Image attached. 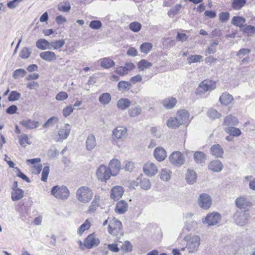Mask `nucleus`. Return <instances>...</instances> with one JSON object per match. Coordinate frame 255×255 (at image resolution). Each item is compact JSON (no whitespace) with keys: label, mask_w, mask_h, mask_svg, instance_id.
Masks as SVG:
<instances>
[{"label":"nucleus","mask_w":255,"mask_h":255,"mask_svg":"<svg viewBox=\"0 0 255 255\" xmlns=\"http://www.w3.org/2000/svg\"><path fill=\"white\" fill-rule=\"evenodd\" d=\"M195 161L198 163L205 162L206 160V155L201 151H196L194 154Z\"/></svg>","instance_id":"nucleus-41"},{"label":"nucleus","mask_w":255,"mask_h":255,"mask_svg":"<svg viewBox=\"0 0 255 255\" xmlns=\"http://www.w3.org/2000/svg\"><path fill=\"white\" fill-rule=\"evenodd\" d=\"M131 87V85L130 82L125 81H121L118 84V89L123 92L128 91Z\"/></svg>","instance_id":"nucleus-39"},{"label":"nucleus","mask_w":255,"mask_h":255,"mask_svg":"<svg viewBox=\"0 0 255 255\" xmlns=\"http://www.w3.org/2000/svg\"><path fill=\"white\" fill-rule=\"evenodd\" d=\"M122 222L119 220L113 218L110 221L108 232L111 235L116 236L122 235Z\"/></svg>","instance_id":"nucleus-4"},{"label":"nucleus","mask_w":255,"mask_h":255,"mask_svg":"<svg viewBox=\"0 0 255 255\" xmlns=\"http://www.w3.org/2000/svg\"><path fill=\"white\" fill-rule=\"evenodd\" d=\"M141 113V108L139 106L131 108L128 110V114L131 117H135L139 116Z\"/></svg>","instance_id":"nucleus-46"},{"label":"nucleus","mask_w":255,"mask_h":255,"mask_svg":"<svg viewBox=\"0 0 255 255\" xmlns=\"http://www.w3.org/2000/svg\"><path fill=\"white\" fill-rule=\"evenodd\" d=\"M65 44V40L61 39L56 41L50 42L51 49L53 48L54 50L57 49L59 48L62 47Z\"/></svg>","instance_id":"nucleus-51"},{"label":"nucleus","mask_w":255,"mask_h":255,"mask_svg":"<svg viewBox=\"0 0 255 255\" xmlns=\"http://www.w3.org/2000/svg\"><path fill=\"white\" fill-rule=\"evenodd\" d=\"M132 246L131 243L128 241H126L122 245L121 248L122 251L125 253L130 252L132 251Z\"/></svg>","instance_id":"nucleus-61"},{"label":"nucleus","mask_w":255,"mask_h":255,"mask_svg":"<svg viewBox=\"0 0 255 255\" xmlns=\"http://www.w3.org/2000/svg\"><path fill=\"white\" fill-rule=\"evenodd\" d=\"M152 47V44L151 43L145 42L142 43L140 47L142 52L147 54L149 52Z\"/></svg>","instance_id":"nucleus-53"},{"label":"nucleus","mask_w":255,"mask_h":255,"mask_svg":"<svg viewBox=\"0 0 255 255\" xmlns=\"http://www.w3.org/2000/svg\"><path fill=\"white\" fill-rule=\"evenodd\" d=\"M20 124L28 129H34L39 126L38 122L29 120H23L20 122Z\"/></svg>","instance_id":"nucleus-33"},{"label":"nucleus","mask_w":255,"mask_h":255,"mask_svg":"<svg viewBox=\"0 0 255 255\" xmlns=\"http://www.w3.org/2000/svg\"><path fill=\"white\" fill-rule=\"evenodd\" d=\"M118 108L124 110L128 108L130 105V101L128 99H121L117 102Z\"/></svg>","instance_id":"nucleus-35"},{"label":"nucleus","mask_w":255,"mask_h":255,"mask_svg":"<svg viewBox=\"0 0 255 255\" xmlns=\"http://www.w3.org/2000/svg\"><path fill=\"white\" fill-rule=\"evenodd\" d=\"M31 53V51L29 48L24 47L21 50L19 56L22 59H27L29 57Z\"/></svg>","instance_id":"nucleus-50"},{"label":"nucleus","mask_w":255,"mask_h":255,"mask_svg":"<svg viewBox=\"0 0 255 255\" xmlns=\"http://www.w3.org/2000/svg\"><path fill=\"white\" fill-rule=\"evenodd\" d=\"M21 97L20 93L16 91H12L10 92L8 99L9 101H15L18 100Z\"/></svg>","instance_id":"nucleus-59"},{"label":"nucleus","mask_w":255,"mask_h":255,"mask_svg":"<svg viewBox=\"0 0 255 255\" xmlns=\"http://www.w3.org/2000/svg\"><path fill=\"white\" fill-rule=\"evenodd\" d=\"M245 182H249V186L250 189L255 190V178L251 176H247L244 177Z\"/></svg>","instance_id":"nucleus-55"},{"label":"nucleus","mask_w":255,"mask_h":255,"mask_svg":"<svg viewBox=\"0 0 255 255\" xmlns=\"http://www.w3.org/2000/svg\"><path fill=\"white\" fill-rule=\"evenodd\" d=\"M166 156V151L163 148L158 147L154 149V156L157 161L160 162L164 160Z\"/></svg>","instance_id":"nucleus-21"},{"label":"nucleus","mask_w":255,"mask_h":255,"mask_svg":"<svg viewBox=\"0 0 255 255\" xmlns=\"http://www.w3.org/2000/svg\"><path fill=\"white\" fill-rule=\"evenodd\" d=\"M141 27V24L139 22L136 21L130 23L129 25V29L134 32H138L140 30Z\"/></svg>","instance_id":"nucleus-56"},{"label":"nucleus","mask_w":255,"mask_h":255,"mask_svg":"<svg viewBox=\"0 0 255 255\" xmlns=\"http://www.w3.org/2000/svg\"><path fill=\"white\" fill-rule=\"evenodd\" d=\"M210 152L214 157H221L224 154V150L222 146L219 144H214L210 148Z\"/></svg>","instance_id":"nucleus-23"},{"label":"nucleus","mask_w":255,"mask_h":255,"mask_svg":"<svg viewBox=\"0 0 255 255\" xmlns=\"http://www.w3.org/2000/svg\"><path fill=\"white\" fill-rule=\"evenodd\" d=\"M99 244L100 240L94 234H90L84 241V246L89 249L98 246Z\"/></svg>","instance_id":"nucleus-14"},{"label":"nucleus","mask_w":255,"mask_h":255,"mask_svg":"<svg viewBox=\"0 0 255 255\" xmlns=\"http://www.w3.org/2000/svg\"><path fill=\"white\" fill-rule=\"evenodd\" d=\"M68 95L65 92H60L56 96L55 99L57 101H63L68 98Z\"/></svg>","instance_id":"nucleus-64"},{"label":"nucleus","mask_w":255,"mask_h":255,"mask_svg":"<svg viewBox=\"0 0 255 255\" xmlns=\"http://www.w3.org/2000/svg\"><path fill=\"white\" fill-rule=\"evenodd\" d=\"M221 220V215L218 213H212L208 214L205 218L202 219L203 224H208V226H214L219 223Z\"/></svg>","instance_id":"nucleus-10"},{"label":"nucleus","mask_w":255,"mask_h":255,"mask_svg":"<svg viewBox=\"0 0 255 255\" xmlns=\"http://www.w3.org/2000/svg\"><path fill=\"white\" fill-rule=\"evenodd\" d=\"M249 214L245 211H238L234 215V220L236 223L240 226H245L248 222Z\"/></svg>","instance_id":"nucleus-11"},{"label":"nucleus","mask_w":255,"mask_h":255,"mask_svg":"<svg viewBox=\"0 0 255 255\" xmlns=\"http://www.w3.org/2000/svg\"><path fill=\"white\" fill-rule=\"evenodd\" d=\"M23 197V191L21 189H17L13 190L11 193V199L13 201H18Z\"/></svg>","instance_id":"nucleus-38"},{"label":"nucleus","mask_w":255,"mask_h":255,"mask_svg":"<svg viewBox=\"0 0 255 255\" xmlns=\"http://www.w3.org/2000/svg\"><path fill=\"white\" fill-rule=\"evenodd\" d=\"M19 142L21 146L25 147L27 144H30L31 142L28 140V136L25 134H22L18 136Z\"/></svg>","instance_id":"nucleus-47"},{"label":"nucleus","mask_w":255,"mask_h":255,"mask_svg":"<svg viewBox=\"0 0 255 255\" xmlns=\"http://www.w3.org/2000/svg\"><path fill=\"white\" fill-rule=\"evenodd\" d=\"M242 30L248 34H252L255 32V27L250 25H245Z\"/></svg>","instance_id":"nucleus-63"},{"label":"nucleus","mask_w":255,"mask_h":255,"mask_svg":"<svg viewBox=\"0 0 255 255\" xmlns=\"http://www.w3.org/2000/svg\"><path fill=\"white\" fill-rule=\"evenodd\" d=\"M176 117L181 125H186L189 123V114L186 110L178 111Z\"/></svg>","instance_id":"nucleus-18"},{"label":"nucleus","mask_w":255,"mask_h":255,"mask_svg":"<svg viewBox=\"0 0 255 255\" xmlns=\"http://www.w3.org/2000/svg\"><path fill=\"white\" fill-rule=\"evenodd\" d=\"M36 46L37 48L41 50L51 49L50 42L44 39H39L36 43Z\"/></svg>","instance_id":"nucleus-32"},{"label":"nucleus","mask_w":255,"mask_h":255,"mask_svg":"<svg viewBox=\"0 0 255 255\" xmlns=\"http://www.w3.org/2000/svg\"><path fill=\"white\" fill-rule=\"evenodd\" d=\"M39 56L41 59L48 62H51L57 59V56L55 53L50 51L42 52L40 53Z\"/></svg>","instance_id":"nucleus-24"},{"label":"nucleus","mask_w":255,"mask_h":255,"mask_svg":"<svg viewBox=\"0 0 255 255\" xmlns=\"http://www.w3.org/2000/svg\"><path fill=\"white\" fill-rule=\"evenodd\" d=\"M127 136V128L125 127L119 126L113 130V139L115 142L122 141Z\"/></svg>","instance_id":"nucleus-6"},{"label":"nucleus","mask_w":255,"mask_h":255,"mask_svg":"<svg viewBox=\"0 0 255 255\" xmlns=\"http://www.w3.org/2000/svg\"><path fill=\"white\" fill-rule=\"evenodd\" d=\"M140 186L142 189L147 190L151 188V183L150 180L148 179L144 178L140 181Z\"/></svg>","instance_id":"nucleus-58"},{"label":"nucleus","mask_w":255,"mask_h":255,"mask_svg":"<svg viewBox=\"0 0 255 255\" xmlns=\"http://www.w3.org/2000/svg\"><path fill=\"white\" fill-rule=\"evenodd\" d=\"M96 140L93 134L89 135L86 141V148L88 151L93 150L96 146Z\"/></svg>","instance_id":"nucleus-26"},{"label":"nucleus","mask_w":255,"mask_h":255,"mask_svg":"<svg viewBox=\"0 0 255 255\" xmlns=\"http://www.w3.org/2000/svg\"><path fill=\"white\" fill-rule=\"evenodd\" d=\"M135 68V65L132 62H127L124 66L118 67L115 72L120 76H123L127 75L128 72L134 69Z\"/></svg>","instance_id":"nucleus-13"},{"label":"nucleus","mask_w":255,"mask_h":255,"mask_svg":"<svg viewBox=\"0 0 255 255\" xmlns=\"http://www.w3.org/2000/svg\"><path fill=\"white\" fill-rule=\"evenodd\" d=\"M74 110V108L71 105H69L64 108L62 110V113L64 117H68Z\"/></svg>","instance_id":"nucleus-62"},{"label":"nucleus","mask_w":255,"mask_h":255,"mask_svg":"<svg viewBox=\"0 0 255 255\" xmlns=\"http://www.w3.org/2000/svg\"><path fill=\"white\" fill-rule=\"evenodd\" d=\"M111 100V96L108 93H105L101 95L99 97V102L103 105H107Z\"/></svg>","instance_id":"nucleus-45"},{"label":"nucleus","mask_w":255,"mask_h":255,"mask_svg":"<svg viewBox=\"0 0 255 255\" xmlns=\"http://www.w3.org/2000/svg\"><path fill=\"white\" fill-rule=\"evenodd\" d=\"M68 124H66L64 126L62 127L58 132V139L57 141H61L67 138L71 131Z\"/></svg>","instance_id":"nucleus-19"},{"label":"nucleus","mask_w":255,"mask_h":255,"mask_svg":"<svg viewBox=\"0 0 255 255\" xmlns=\"http://www.w3.org/2000/svg\"><path fill=\"white\" fill-rule=\"evenodd\" d=\"M197 174L193 170L188 169L186 175V180L188 183L193 184L196 182Z\"/></svg>","instance_id":"nucleus-29"},{"label":"nucleus","mask_w":255,"mask_h":255,"mask_svg":"<svg viewBox=\"0 0 255 255\" xmlns=\"http://www.w3.org/2000/svg\"><path fill=\"white\" fill-rule=\"evenodd\" d=\"M187 60L188 63L190 64L192 63L202 61L203 60V57L199 55H194L190 56Z\"/></svg>","instance_id":"nucleus-57"},{"label":"nucleus","mask_w":255,"mask_h":255,"mask_svg":"<svg viewBox=\"0 0 255 255\" xmlns=\"http://www.w3.org/2000/svg\"><path fill=\"white\" fill-rule=\"evenodd\" d=\"M51 194L57 199L66 200L70 196V191L65 186H55L52 188Z\"/></svg>","instance_id":"nucleus-3"},{"label":"nucleus","mask_w":255,"mask_h":255,"mask_svg":"<svg viewBox=\"0 0 255 255\" xmlns=\"http://www.w3.org/2000/svg\"><path fill=\"white\" fill-rule=\"evenodd\" d=\"M91 227V222L89 219H87L85 222L82 224L79 228L77 233L79 235H82L83 232L88 230Z\"/></svg>","instance_id":"nucleus-43"},{"label":"nucleus","mask_w":255,"mask_h":255,"mask_svg":"<svg viewBox=\"0 0 255 255\" xmlns=\"http://www.w3.org/2000/svg\"><path fill=\"white\" fill-rule=\"evenodd\" d=\"M124 192V188L121 186H115L111 190L110 197L116 201L119 200L123 196Z\"/></svg>","instance_id":"nucleus-16"},{"label":"nucleus","mask_w":255,"mask_h":255,"mask_svg":"<svg viewBox=\"0 0 255 255\" xmlns=\"http://www.w3.org/2000/svg\"><path fill=\"white\" fill-rule=\"evenodd\" d=\"M198 204L202 209L207 210L212 205L211 196L206 193H202L198 199Z\"/></svg>","instance_id":"nucleus-9"},{"label":"nucleus","mask_w":255,"mask_h":255,"mask_svg":"<svg viewBox=\"0 0 255 255\" xmlns=\"http://www.w3.org/2000/svg\"><path fill=\"white\" fill-rule=\"evenodd\" d=\"M246 22V19L241 16H234L232 20V23L236 26L241 27L243 26V24Z\"/></svg>","instance_id":"nucleus-44"},{"label":"nucleus","mask_w":255,"mask_h":255,"mask_svg":"<svg viewBox=\"0 0 255 255\" xmlns=\"http://www.w3.org/2000/svg\"><path fill=\"white\" fill-rule=\"evenodd\" d=\"M170 163L176 167H180L185 163V158L179 151L173 152L169 157Z\"/></svg>","instance_id":"nucleus-7"},{"label":"nucleus","mask_w":255,"mask_h":255,"mask_svg":"<svg viewBox=\"0 0 255 255\" xmlns=\"http://www.w3.org/2000/svg\"><path fill=\"white\" fill-rule=\"evenodd\" d=\"M197 227V223L192 219H189L185 223L184 229L188 231H193Z\"/></svg>","instance_id":"nucleus-48"},{"label":"nucleus","mask_w":255,"mask_h":255,"mask_svg":"<svg viewBox=\"0 0 255 255\" xmlns=\"http://www.w3.org/2000/svg\"><path fill=\"white\" fill-rule=\"evenodd\" d=\"M108 168L112 176H116L121 170V162L117 159H113L110 161Z\"/></svg>","instance_id":"nucleus-17"},{"label":"nucleus","mask_w":255,"mask_h":255,"mask_svg":"<svg viewBox=\"0 0 255 255\" xmlns=\"http://www.w3.org/2000/svg\"><path fill=\"white\" fill-rule=\"evenodd\" d=\"M236 207L240 209H247L252 206V203L245 195L237 197L235 200Z\"/></svg>","instance_id":"nucleus-12"},{"label":"nucleus","mask_w":255,"mask_h":255,"mask_svg":"<svg viewBox=\"0 0 255 255\" xmlns=\"http://www.w3.org/2000/svg\"><path fill=\"white\" fill-rule=\"evenodd\" d=\"M99 61L101 67L105 69H109L115 65V62L109 57L101 59Z\"/></svg>","instance_id":"nucleus-31"},{"label":"nucleus","mask_w":255,"mask_h":255,"mask_svg":"<svg viewBox=\"0 0 255 255\" xmlns=\"http://www.w3.org/2000/svg\"><path fill=\"white\" fill-rule=\"evenodd\" d=\"M152 66V64L145 59H142L138 62L137 66L140 71H143L145 69L150 68Z\"/></svg>","instance_id":"nucleus-40"},{"label":"nucleus","mask_w":255,"mask_h":255,"mask_svg":"<svg viewBox=\"0 0 255 255\" xmlns=\"http://www.w3.org/2000/svg\"><path fill=\"white\" fill-rule=\"evenodd\" d=\"M184 240L187 242L186 248L189 253H195L198 250L200 244V238L198 236L191 237L185 236Z\"/></svg>","instance_id":"nucleus-2"},{"label":"nucleus","mask_w":255,"mask_h":255,"mask_svg":"<svg viewBox=\"0 0 255 255\" xmlns=\"http://www.w3.org/2000/svg\"><path fill=\"white\" fill-rule=\"evenodd\" d=\"M223 168V165L219 160H214L210 162L208 165L209 169L215 172H220Z\"/></svg>","instance_id":"nucleus-20"},{"label":"nucleus","mask_w":255,"mask_h":255,"mask_svg":"<svg viewBox=\"0 0 255 255\" xmlns=\"http://www.w3.org/2000/svg\"><path fill=\"white\" fill-rule=\"evenodd\" d=\"M239 120L238 118L232 115L226 116L224 120L223 124L228 127H232L238 125Z\"/></svg>","instance_id":"nucleus-25"},{"label":"nucleus","mask_w":255,"mask_h":255,"mask_svg":"<svg viewBox=\"0 0 255 255\" xmlns=\"http://www.w3.org/2000/svg\"><path fill=\"white\" fill-rule=\"evenodd\" d=\"M246 3V0H233L232 2V6L234 9L240 10Z\"/></svg>","instance_id":"nucleus-42"},{"label":"nucleus","mask_w":255,"mask_h":255,"mask_svg":"<svg viewBox=\"0 0 255 255\" xmlns=\"http://www.w3.org/2000/svg\"><path fill=\"white\" fill-rule=\"evenodd\" d=\"M96 175L101 181L106 182L112 175L108 167L101 165L97 169Z\"/></svg>","instance_id":"nucleus-8"},{"label":"nucleus","mask_w":255,"mask_h":255,"mask_svg":"<svg viewBox=\"0 0 255 255\" xmlns=\"http://www.w3.org/2000/svg\"><path fill=\"white\" fill-rule=\"evenodd\" d=\"M216 83L212 80H204L202 81L196 89L197 95H202L207 91H211L216 88Z\"/></svg>","instance_id":"nucleus-5"},{"label":"nucleus","mask_w":255,"mask_h":255,"mask_svg":"<svg viewBox=\"0 0 255 255\" xmlns=\"http://www.w3.org/2000/svg\"><path fill=\"white\" fill-rule=\"evenodd\" d=\"M172 172L171 170L167 168H163L159 172V176L161 180L163 181H169L171 177Z\"/></svg>","instance_id":"nucleus-27"},{"label":"nucleus","mask_w":255,"mask_h":255,"mask_svg":"<svg viewBox=\"0 0 255 255\" xmlns=\"http://www.w3.org/2000/svg\"><path fill=\"white\" fill-rule=\"evenodd\" d=\"M167 126L169 128H176L179 127L181 125L176 117H171L167 120Z\"/></svg>","instance_id":"nucleus-37"},{"label":"nucleus","mask_w":255,"mask_h":255,"mask_svg":"<svg viewBox=\"0 0 255 255\" xmlns=\"http://www.w3.org/2000/svg\"><path fill=\"white\" fill-rule=\"evenodd\" d=\"M177 100L175 98L169 97L164 99L162 104L163 106L167 109L173 108L176 105Z\"/></svg>","instance_id":"nucleus-28"},{"label":"nucleus","mask_w":255,"mask_h":255,"mask_svg":"<svg viewBox=\"0 0 255 255\" xmlns=\"http://www.w3.org/2000/svg\"><path fill=\"white\" fill-rule=\"evenodd\" d=\"M225 131L230 135L234 136H239L242 133V132L239 128L233 127V126L226 128H225Z\"/></svg>","instance_id":"nucleus-36"},{"label":"nucleus","mask_w":255,"mask_h":255,"mask_svg":"<svg viewBox=\"0 0 255 255\" xmlns=\"http://www.w3.org/2000/svg\"><path fill=\"white\" fill-rule=\"evenodd\" d=\"M143 171L148 176L152 177L157 173L158 168L154 163L149 161L144 165Z\"/></svg>","instance_id":"nucleus-15"},{"label":"nucleus","mask_w":255,"mask_h":255,"mask_svg":"<svg viewBox=\"0 0 255 255\" xmlns=\"http://www.w3.org/2000/svg\"><path fill=\"white\" fill-rule=\"evenodd\" d=\"M75 194L78 202L87 204L92 199L94 193L92 190L88 186H82L77 189Z\"/></svg>","instance_id":"nucleus-1"},{"label":"nucleus","mask_w":255,"mask_h":255,"mask_svg":"<svg viewBox=\"0 0 255 255\" xmlns=\"http://www.w3.org/2000/svg\"><path fill=\"white\" fill-rule=\"evenodd\" d=\"M207 116L212 119H218L221 117V114L217 110L211 109L207 112Z\"/></svg>","instance_id":"nucleus-54"},{"label":"nucleus","mask_w":255,"mask_h":255,"mask_svg":"<svg viewBox=\"0 0 255 255\" xmlns=\"http://www.w3.org/2000/svg\"><path fill=\"white\" fill-rule=\"evenodd\" d=\"M233 100V97L228 93H223L219 99V101L221 103L226 106L230 104Z\"/></svg>","instance_id":"nucleus-30"},{"label":"nucleus","mask_w":255,"mask_h":255,"mask_svg":"<svg viewBox=\"0 0 255 255\" xmlns=\"http://www.w3.org/2000/svg\"><path fill=\"white\" fill-rule=\"evenodd\" d=\"M128 205L127 202L124 200H121L117 203L115 211L118 214H123L128 211Z\"/></svg>","instance_id":"nucleus-22"},{"label":"nucleus","mask_w":255,"mask_h":255,"mask_svg":"<svg viewBox=\"0 0 255 255\" xmlns=\"http://www.w3.org/2000/svg\"><path fill=\"white\" fill-rule=\"evenodd\" d=\"M182 8V5L181 4H177L171 8L168 12V15L170 17H172L175 14L179 13V10Z\"/></svg>","instance_id":"nucleus-49"},{"label":"nucleus","mask_w":255,"mask_h":255,"mask_svg":"<svg viewBox=\"0 0 255 255\" xmlns=\"http://www.w3.org/2000/svg\"><path fill=\"white\" fill-rule=\"evenodd\" d=\"M100 196L99 195H95L94 199L92 201L89 208V212L92 213L96 210L97 207L100 206Z\"/></svg>","instance_id":"nucleus-34"},{"label":"nucleus","mask_w":255,"mask_h":255,"mask_svg":"<svg viewBox=\"0 0 255 255\" xmlns=\"http://www.w3.org/2000/svg\"><path fill=\"white\" fill-rule=\"evenodd\" d=\"M218 45L217 41H214L211 43L210 46L206 49V53L208 54H213L216 52V48Z\"/></svg>","instance_id":"nucleus-60"},{"label":"nucleus","mask_w":255,"mask_h":255,"mask_svg":"<svg viewBox=\"0 0 255 255\" xmlns=\"http://www.w3.org/2000/svg\"><path fill=\"white\" fill-rule=\"evenodd\" d=\"M26 74V71L22 68H19L15 70L12 75V77L14 79L23 77Z\"/></svg>","instance_id":"nucleus-52"}]
</instances>
